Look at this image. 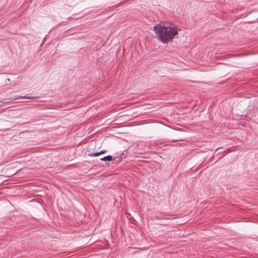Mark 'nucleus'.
<instances>
[{"mask_svg": "<svg viewBox=\"0 0 258 258\" xmlns=\"http://www.w3.org/2000/svg\"><path fill=\"white\" fill-rule=\"evenodd\" d=\"M154 29L158 40L164 44L172 41L178 34L177 28L162 23L156 24Z\"/></svg>", "mask_w": 258, "mask_h": 258, "instance_id": "nucleus-1", "label": "nucleus"}, {"mask_svg": "<svg viewBox=\"0 0 258 258\" xmlns=\"http://www.w3.org/2000/svg\"><path fill=\"white\" fill-rule=\"evenodd\" d=\"M106 150H102L99 152L91 153L89 154V155L92 157H97L101 154L104 153L105 152H106Z\"/></svg>", "mask_w": 258, "mask_h": 258, "instance_id": "nucleus-2", "label": "nucleus"}, {"mask_svg": "<svg viewBox=\"0 0 258 258\" xmlns=\"http://www.w3.org/2000/svg\"><path fill=\"white\" fill-rule=\"evenodd\" d=\"M100 160L102 161H112L113 160V159L112 156L108 155L107 156L100 158Z\"/></svg>", "mask_w": 258, "mask_h": 258, "instance_id": "nucleus-3", "label": "nucleus"}, {"mask_svg": "<svg viewBox=\"0 0 258 258\" xmlns=\"http://www.w3.org/2000/svg\"><path fill=\"white\" fill-rule=\"evenodd\" d=\"M36 98V97H34V96H28V95L23 96H18L17 97L14 98L13 99L14 100H16V99H18L19 98L32 99V98Z\"/></svg>", "mask_w": 258, "mask_h": 258, "instance_id": "nucleus-4", "label": "nucleus"}]
</instances>
